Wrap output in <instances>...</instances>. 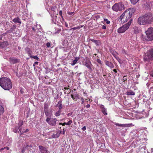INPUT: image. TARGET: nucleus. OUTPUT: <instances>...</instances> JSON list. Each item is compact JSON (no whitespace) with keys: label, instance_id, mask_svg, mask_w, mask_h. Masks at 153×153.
Instances as JSON below:
<instances>
[{"label":"nucleus","instance_id":"603ef678","mask_svg":"<svg viewBox=\"0 0 153 153\" xmlns=\"http://www.w3.org/2000/svg\"><path fill=\"white\" fill-rule=\"evenodd\" d=\"M74 12H68V14L69 15H72L73 14Z\"/></svg>","mask_w":153,"mask_h":153},{"label":"nucleus","instance_id":"72a5a7b5","mask_svg":"<svg viewBox=\"0 0 153 153\" xmlns=\"http://www.w3.org/2000/svg\"><path fill=\"white\" fill-rule=\"evenodd\" d=\"M139 0H130L131 3L133 4H135Z\"/></svg>","mask_w":153,"mask_h":153},{"label":"nucleus","instance_id":"2eb2a0df","mask_svg":"<svg viewBox=\"0 0 153 153\" xmlns=\"http://www.w3.org/2000/svg\"><path fill=\"white\" fill-rule=\"evenodd\" d=\"M100 107L101 110V111L104 115L107 114L106 109L105 108L104 105H100Z\"/></svg>","mask_w":153,"mask_h":153},{"label":"nucleus","instance_id":"f257e3e1","mask_svg":"<svg viewBox=\"0 0 153 153\" xmlns=\"http://www.w3.org/2000/svg\"><path fill=\"white\" fill-rule=\"evenodd\" d=\"M135 9L134 8L128 9L126 10L121 15L120 18V19L121 22H126L128 20H132L131 18L132 14L135 12Z\"/></svg>","mask_w":153,"mask_h":153},{"label":"nucleus","instance_id":"9b49d317","mask_svg":"<svg viewBox=\"0 0 153 153\" xmlns=\"http://www.w3.org/2000/svg\"><path fill=\"white\" fill-rule=\"evenodd\" d=\"M40 152L41 153H50L44 147L42 146H39Z\"/></svg>","mask_w":153,"mask_h":153},{"label":"nucleus","instance_id":"e433bc0d","mask_svg":"<svg viewBox=\"0 0 153 153\" xmlns=\"http://www.w3.org/2000/svg\"><path fill=\"white\" fill-rule=\"evenodd\" d=\"M115 57L116 58V59H117V60L119 62V63L120 64H121V60L120 59V58L117 56H116Z\"/></svg>","mask_w":153,"mask_h":153},{"label":"nucleus","instance_id":"aec40b11","mask_svg":"<svg viewBox=\"0 0 153 153\" xmlns=\"http://www.w3.org/2000/svg\"><path fill=\"white\" fill-rule=\"evenodd\" d=\"M13 21L15 23H19L20 24L21 23V21L20 19L18 17L14 18L13 20Z\"/></svg>","mask_w":153,"mask_h":153},{"label":"nucleus","instance_id":"20e7f679","mask_svg":"<svg viewBox=\"0 0 153 153\" xmlns=\"http://www.w3.org/2000/svg\"><path fill=\"white\" fill-rule=\"evenodd\" d=\"M49 9L50 10L48 11V12L52 18L53 19L55 18V21H54L53 20V22L54 24H56V19H57L56 15H58V12L56 11H57V8L55 6H51Z\"/></svg>","mask_w":153,"mask_h":153},{"label":"nucleus","instance_id":"f3484780","mask_svg":"<svg viewBox=\"0 0 153 153\" xmlns=\"http://www.w3.org/2000/svg\"><path fill=\"white\" fill-rule=\"evenodd\" d=\"M137 133H138V132L137 131L133 130L131 132L130 134L132 138H134L137 136Z\"/></svg>","mask_w":153,"mask_h":153},{"label":"nucleus","instance_id":"49530a36","mask_svg":"<svg viewBox=\"0 0 153 153\" xmlns=\"http://www.w3.org/2000/svg\"><path fill=\"white\" fill-rule=\"evenodd\" d=\"M86 127L85 126H84L82 128V130L83 131H85L86 130Z\"/></svg>","mask_w":153,"mask_h":153},{"label":"nucleus","instance_id":"4be33fe9","mask_svg":"<svg viewBox=\"0 0 153 153\" xmlns=\"http://www.w3.org/2000/svg\"><path fill=\"white\" fill-rule=\"evenodd\" d=\"M79 59V57H76L74 60L71 62V64L72 65H74L77 63L78 60Z\"/></svg>","mask_w":153,"mask_h":153},{"label":"nucleus","instance_id":"bb28decb","mask_svg":"<svg viewBox=\"0 0 153 153\" xmlns=\"http://www.w3.org/2000/svg\"><path fill=\"white\" fill-rule=\"evenodd\" d=\"M71 98L73 100H76L77 99L79 98L78 95V94H76L75 95H71Z\"/></svg>","mask_w":153,"mask_h":153},{"label":"nucleus","instance_id":"6e6552de","mask_svg":"<svg viewBox=\"0 0 153 153\" xmlns=\"http://www.w3.org/2000/svg\"><path fill=\"white\" fill-rule=\"evenodd\" d=\"M147 20L146 19L144 15L140 16L138 19L137 23L140 25H148Z\"/></svg>","mask_w":153,"mask_h":153},{"label":"nucleus","instance_id":"bf43d9fd","mask_svg":"<svg viewBox=\"0 0 153 153\" xmlns=\"http://www.w3.org/2000/svg\"><path fill=\"white\" fill-rule=\"evenodd\" d=\"M152 90L153 91V87H152L150 88V91Z\"/></svg>","mask_w":153,"mask_h":153},{"label":"nucleus","instance_id":"4d7b16f0","mask_svg":"<svg viewBox=\"0 0 153 153\" xmlns=\"http://www.w3.org/2000/svg\"><path fill=\"white\" fill-rule=\"evenodd\" d=\"M5 149L4 148H2L0 149V152H1V151Z\"/></svg>","mask_w":153,"mask_h":153},{"label":"nucleus","instance_id":"58836bf2","mask_svg":"<svg viewBox=\"0 0 153 153\" xmlns=\"http://www.w3.org/2000/svg\"><path fill=\"white\" fill-rule=\"evenodd\" d=\"M104 21L106 22V23L107 24H110V22L108 20V19H104Z\"/></svg>","mask_w":153,"mask_h":153},{"label":"nucleus","instance_id":"c9c22d12","mask_svg":"<svg viewBox=\"0 0 153 153\" xmlns=\"http://www.w3.org/2000/svg\"><path fill=\"white\" fill-rule=\"evenodd\" d=\"M31 58H33L34 59H36L37 60H38L39 59V58L37 56H33L32 55L30 56Z\"/></svg>","mask_w":153,"mask_h":153},{"label":"nucleus","instance_id":"0eeeda50","mask_svg":"<svg viewBox=\"0 0 153 153\" xmlns=\"http://www.w3.org/2000/svg\"><path fill=\"white\" fill-rule=\"evenodd\" d=\"M144 61L149 62L150 60L153 59V49H152L148 51L146 55L144 57Z\"/></svg>","mask_w":153,"mask_h":153},{"label":"nucleus","instance_id":"423d86ee","mask_svg":"<svg viewBox=\"0 0 153 153\" xmlns=\"http://www.w3.org/2000/svg\"><path fill=\"white\" fill-rule=\"evenodd\" d=\"M131 24V21L130 20L128 23L123 25L122 26L119 28L117 30V32L119 33H123L125 32L129 28Z\"/></svg>","mask_w":153,"mask_h":153},{"label":"nucleus","instance_id":"6ab92c4d","mask_svg":"<svg viewBox=\"0 0 153 153\" xmlns=\"http://www.w3.org/2000/svg\"><path fill=\"white\" fill-rule=\"evenodd\" d=\"M25 51L29 56H30L32 55V51L29 48L27 47L25 48Z\"/></svg>","mask_w":153,"mask_h":153},{"label":"nucleus","instance_id":"052dcab7","mask_svg":"<svg viewBox=\"0 0 153 153\" xmlns=\"http://www.w3.org/2000/svg\"><path fill=\"white\" fill-rule=\"evenodd\" d=\"M81 100L82 101V103H83V102H84V99L82 98L81 99Z\"/></svg>","mask_w":153,"mask_h":153},{"label":"nucleus","instance_id":"5701e85b","mask_svg":"<svg viewBox=\"0 0 153 153\" xmlns=\"http://www.w3.org/2000/svg\"><path fill=\"white\" fill-rule=\"evenodd\" d=\"M44 112L46 116L49 117L51 116L52 113L49 111L48 110L44 111Z\"/></svg>","mask_w":153,"mask_h":153},{"label":"nucleus","instance_id":"e2e57ef3","mask_svg":"<svg viewBox=\"0 0 153 153\" xmlns=\"http://www.w3.org/2000/svg\"><path fill=\"white\" fill-rule=\"evenodd\" d=\"M16 25H13V27L14 28H16Z\"/></svg>","mask_w":153,"mask_h":153},{"label":"nucleus","instance_id":"7ed1b4c3","mask_svg":"<svg viewBox=\"0 0 153 153\" xmlns=\"http://www.w3.org/2000/svg\"><path fill=\"white\" fill-rule=\"evenodd\" d=\"M147 38L143 35H142V39L143 41L153 40V28L150 27L146 31Z\"/></svg>","mask_w":153,"mask_h":153},{"label":"nucleus","instance_id":"dca6fc26","mask_svg":"<svg viewBox=\"0 0 153 153\" xmlns=\"http://www.w3.org/2000/svg\"><path fill=\"white\" fill-rule=\"evenodd\" d=\"M105 63L107 66L111 68H114V65L112 62L106 60L105 61Z\"/></svg>","mask_w":153,"mask_h":153},{"label":"nucleus","instance_id":"f704fd0d","mask_svg":"<svg viewBox=\"0 0 153 153\" xmlns=\"http://www.w3.org/2000/svg\"><path fill=\"white\" fill-rule=\"evenodd\" d=\"M51 42H48L46 44L47 48H49L51 47Z\"/></svg>","mask_w":153,"mask_h":153},{"label":"nucleus","instance_id":"c85d7f7f","mask_svg":"<svg viewBox=\"0 0 153 153\" xmlns=\"http://www.w3.org/2000/svg\"><path fill=\"white\" fill-rule=\"evenodd\" d=\"M58 107L59 108V110L62 111L61 109L62 108V105L61 102L60 103L59 101L58 103Z\"/></svg>","mask_w":153,"mask_h":153},{"label":"nucleus","instance_id":"79ce46f5","mask_svg":"<svg viewBox=\"0 0 153 153\" xmlns=\"http://www.w3.org/2000/svg\"><path fill=\"white\" fill-rule=\"evenodd\" d=\"M28 146H27L25 148H23V149H22V153H25V150H26V148L27 147H28Z\"/></svg>","mask_w":153,"mask_h":153},{"label":"nucleus","instance_id":"f03ea898","mask_svg":"<svg viewBox=\"0 0 153 153\" xmlns=\"http://www.w3.org/2000/svg\"><path fill=\"white\" fill-rule=\"evenodd\" d=\"M0 85L5 90H9L12 88V83L10 80L6 77L0 78Z\"/></svg>","mask_w":153,"mask_h":153},{"label":"nucleus","instance_id":"774afa93","mask_svg":"<svg viewBox=\"0 0 153 153\" xmlns=\"http://www.w3.org/2000/svg\"><path fill=\"white\" fill-rule=\"evenodd\" d=\"M84 94L85 95H84V96L86 95V96H87V95H86V93H85V92H84Z\"/></svg>","mask_w":153,"mask_h":153},{"label":"nucleus","instance_id":"13d9d810","mask_svg":"<svg viewBox=\"0 0 153 153\" xmlns=\"http://www.w3.org/2000/svg\"><path fill=\"white\" fill-rule=\"evenodd\" d=\"M113 71H114L115 73H116L117 72V70L115 69H114L113 70Z\"/></svg>","mask_w":153,"mask_h":153},{"label":"nucleus","instance_id":"ea45409f","mask_svg":"<svg viewBox=\"0 0 153 153\" xmlns=\"http://www.w3.org/2000/svg\"><path fill=\"white\" fill-rule=\"evenodd\" d=\"M59 14L61 17L62 19V20H63L64 19L63 18V16H62V11H61V10L59 12Z\"/></svg>","mask_w":153,"mask_h":153},{"label":"nucleus","instance_id":"4468645a","mask_svg":"<svg viewBox=\"0 0 153 153\" xmlns=\"http://www.w3.org/2000/svg\"><path fill=\"white\" fill-rule=\"evenodd\" d=\"M8 43L7 41H4L2 42H0V48H4L8 45Z\"/></svg>","mask_w":153,"mask_h":153},{"label":"nucleus","instance_id":"338daca9","mask_svg":"<svg viewBox=\"0 0 153 153\" xmlns=\"http://www.w3.org/2000/svg\"><path fill=\"white\" fill-rule=\"evenodd\" d=\"M151 75L153 77V72L151 74Z\"/></svg>","mask_w":153,"mask_h":153},{"label":"nucleus","instance_id":"864d4df0","mask_svg":"<svg viewBox=\"0 0 153 153\" xmlns=\"http://www.w3.org/2000/svg\"><path fill=\"white\" fill-rule=\"evenodd\" d=\"M90 105L89 104H87L86 105V107L87 108H89L90 107Z\"/></svg>","mask_w":153,"mask_h":153},{"label":"nucleus","instance_id":"473e14b6","mask_svg":"<svg viewBox=\"0 0 153 153\" xmlns=\"http://www.w3.org/2000/svg\"><path fill=\"white\" fill-rule=\"evenodd\" d=\"M36 27L37 29V31H38L39 30H40L39 31L41 32V31L40 30L41 29V25H37V24L36 25Z\"/></svg>","mask_w":153,"mask_h":153},{"label":"nucleus","instance_id":"393cba45","mask_svg":"<svg viewBox=\"0 0 153 153\" xmlns=\"http://www.w3.org/2000/svg\"><path fill=\"white\" fill-rule=\"evenodd\" d=\"M60 135V133L57 132L55 134H53L52 135V137L53 138H57Z\"/></svg>","mask_w":153,"mask_h":153},{"label":"nucleus","instance_id":"09e8293b","mask_svg":"<svg viewBox=\"0 0 153 153\" xmlns=\"http://www.w3.org/2000/svg\"><path fill=\"white\" fill-rule=\"evenodd\" d=\"M32 29L34 32H38V31H36V29H35L34 27H33Z\"/></svg>","mask_w":153,"mask_h":153},{"label":"nucleus","instance_id":"39448f33","mask_svg":"<svg viewBox=\"0 0 153 153\" xmlns=\"http://www.w3.org/2000/svg\"><path fill=\"white\" fill-rule=\"evenodd\" d=\"M124 5L122 2H120L118 4L115 3L112 7V9L116 12L118 11H121L125 9Z\"/></svg>","mask_w":153,"mask_h":153},{"label":"nucleus","instance_id":"6e6d98bb","mask_svg":"<svg viewBox=\"0 0 153 153\" xmlns=\"http://www.w3.org/2000/svg\"><path fill=\"white\" fill-rule=\"evenodd\" d=\"M139 76H140V75H139V74H137L136 75V77H137V78H138L139 77Z\"/></svg>","mask_w":153,"mask_h":153},{"label":"nucleus","instance_id":"37998d69","mask_svg":"<svg viewBox=\"0 0 153 153\" xmlns=\"http://www.w3.org/2000/svg\"><path fill=\"white\" fill-rule=\"evenodd\" d=\"M39 62H35L33 63V65L34 67H35V65H37L38 64Z\"/></svg>","mask_w":153,"mask_h":153},{"label":"nucleus","instance_id":"de8ad7c7","mask_svg":"<svg viewBox=\"0 0 153 153\" xmlns=\"http://www.w3.org/2000/svg\"><path fill=\"white\" fill-rule=\"evenodd\" d=\"M65 123H66L65 122L63 123H59V125H62L63 126H64L65 125Z\"/></svg>","mask_w":153,"mask_h":153},{"label":"nucleus","instance_id":"412c9836","mask_svg":"<svg viewBox=\"0 0 153 153\" xmlns=\"http://www.w3.org/2000/svg\"><path fill=\"white\" fill-rule=\"evenodd\" d=\"M126 94L128 95H134L135 94V92L133 91L129 90L126 92Z\"/></svg>","mask_w":153,"mask_h":153},{"label":"nucleus","instance_id":"3c124183","mask_svg":"<svg viewBox=\"0 0 153 153\" xmlns=\"http://www.w3.org/2000/svg\"><path fill=\"white\" fill-rule=\"evenodd\" d=\"M102 28L103 29H105L106 28V27L105 25H103L102 26Z\"/></svg>","mask_w":153,"mask_h":153},{"label":"nucleus","instance_id":"0e129e2a","mask_svg":"<svg viewBox=\"0 0 153 153\" xmlns=\"http://www.w3.org/2000/svg\"><path fill=\"white\" fill-rule=\"evenodd\" d=\"M29 131V130L28 129H26V130H25V131H24V132H28V131Z\"/></svg>","mask_w":153,"mask_h":153},{"label":"nucleus","instance_id":"a18cd8bd","mask_svg":"<svg viewBox=\"0 0 153 153\" xmlns=\"http://www.w3.org/2000/svg\"><path fill=\"white\" fill-rule=\"evenodd\" d=\"M97 61L98 63H100V64H101V62L100 59H97Z\"/></svg>","mask_w":153,"mask_h":153},{"label":"nucleus","instance_id":"c03bdc74","mask_svg":"<svg viewBox=\"0 0 153 153\" xmlns=\"http://www.w3.org/2000/svg\"><path fill=\"white\" fill-rule=\"evenodd\" d=\"M72 115V112L70 113H68V114H67V115L68 117L70 116H71Z\"/></svg>","mask_w":153,"mask_h":153},{"label":"nucleus","instance_id":"5fc2aeb1","mask_svg":"<svg viewBox=\"0 0 153 153\" xmlns=\"http://www.w3.org/2000/svg\"><path fill=\"white\" fill-rule=\"evenodd\" d=\"M127 80L126 77V76H124L123 77V80Z\"/></svg>","mask_w":153,"mask_h":153},{"label":"nucleus","instance_id":"a211bd4d","mask_svg":"<svg viewBox=\"0 0 153 153\" xmlns=\"http://www.w3.org/2000/svg\"><path fill=\"white\" fill-rule=\"evenodd\" d=\"M115 125L116 126H119L120 127H127L130 126L131 125H132V123L131 124H120L118 123H116Z\"/></svg>","mask_w":153,"mask_h":153},{"label":"nucleus","instance_id":"a878e982","mask_svg":"<svg viewBox=\"0 0 153 153\" xmlns=\"http://www.w3.org/2000/svg\"><path fill=\"white\" fill-rule=\"evenodd\" d=\"M91 41L97 45H100V42L99 41L96 40L94 39L91 40Z\"/></svg>","mask_w":153,"mask_h":153},{"label":"nucleus","instance_id":"ddd939ff","mask_svg":"<svg viewBox=\"0 0 153 153\" xmlns=\"http://www.w3.org/2000/svg\"><path fill=\"white\" fill-rule=\"evenodd\" d=\"M11 63L15 64L19 62V60L14 57L10 58L8 60Z\"/></svg>","mask_w":153,"mask_h":153},{"label":"nucleus","instance_id":"a19ab883","mask_svg":"<svg viewBox=\"0 0 153 153\" xmlns=\"http://www.w3.org/2000/svg\"><path fill=\"white\" fill-rule=\"evenodd\" d=\"M79 27H78V26L76 27H74L73 28H72L71 29H70V30H75L76 29H79Z\"/></svg>","mask_w":153,"mask_h":153},{"label":"nucleus","instance_id":"8fccbe9b","mask_svg":"<svg viewBox=\"0 0 153 153\" xmlns=\"http://www.w3.org/2000/svg\"><path fill=\"white\" fill-rule=\"evenodd\" d=\"M65 26L66 27H68V24L66 22H65Z\"/></svg>","mask_w":153,"mask_h":153},{"label":"nucleus","instance_id":"1a4fd4ad","mask_svg":"<svg viewBox=\"0 0 153 153\" xmlns=\"http://www.w3.org/2000/svg\"><path fill=\"white\" fill-rule=\"evenodd\" d=\"M57 121V120L56 118H51L49 117H48L46 120V121L49 125L53 126L56 125Z\"/></svg>","mask_w":153,"mask_h":153},{"label":"nucleus","instance_id":"b1692460","mask_svg":"<svg viewBox=\"0 0 153 153\" xmlns=\"http://www.w3.org/2000/svg\"><path fill=\"white\" fill-rule=\"evenodd\" d=\"M23 121L22 120H20L18 123V127L19 130L20 131V132L21 133V129L20 128V127L23 124Z\"/></svg>","mask_w":153,"mask_h":153},{"label":"nucleus","instance_id":"680f3d73","mask_svg":"<svg viewBox=\"0 0 153 153\" xmlns=\"http://www.w3.org/2000/svg\"><path fill=\"white\" fill-rule=\"evenodd\" d=\"M5 149H6L7 150H8L9 149V148L8 147L6 146L4 147Z\"/></svg>","mask_w":153,"mask_h":153},{"label":"nucleus","instance_id":"4c0bfd02","mask_svg":"<svg viewBox=\"0 0 153 153\" xmlns=\"http://www.w3.org/2000/svg\"><path fill=\"white\" fill-rule=\"evenodd\" d=\"M72 123V120H69L68 122L65 123L66 125L70 126Z\"/></svg>","mask_w":153,"mask_h":153},{"label":"nucleus","instance_id":"7c9ffc66","mask_svg":"<svg viewBox=\"0 0 153 153\" xmlns=\"http://www.w3.org/2000/svg\"><path fill=\"white\" fill-rule=\"evenodd\" d=\"M61 112L62 111L58 110L54 114L56 117L59 116L60 115Z\"/></svg>","mask_w":153,"mask_h":153},{"label":"nucleus","instance_id":"cd10ccee","mask_svg":"<svg viewBox=\"0 0 153 153\" xmlns=\"http://www.w3.org/2000/svg\"><path fill=\"white\" fill-rule=\"evenodd\" d=\"M4 111V109L3 106L0 105V115H1Z\"/></svg>","mask_w":153,"mask_h":153},{"label":"nucleus","instance_id":"2f4dec72","mask_svg":"<svg viewBox=\"0 0 153 153\" xmlns=\"http://www.w3.org/2000/svg\"><path fill=\"white\" fill-rule=\"evenodd\" d=\"M121 53L124 55H127V51L124 49H122L121 51Z\"/></svg>","mask_w":153,"mask_h":153},{"label":"nucleus","instance_id":"9d476101","mask_svg":"<svg viewBox=\"0 0 153 153\" xmlns=\"http://www.w3.org/2000/svg\"><path fill=\"white\" fill-rule=\"evenodd\" d=\"M144 15L146 19L147 20L148 25L151 23L153 22V16L152 13H149L146 14Z\"/></svg>","mask_w":153,"mask_h":153},{"label":"nucleus","instance_id":"f8f14e48","mask_svg":"<svg viewBox=\"0 0 153 153\" xmlns=\"http://www.w3.org/2000/svg\"><path fill=\"white\" fill-rule=\"evenodd\" d=\"M85 65L86 67L89 70L91 71L92 68H91V66L92 64L91 62L89 60H87L85 62L84 64Z\"/></svg>","mask_w":153,"mask_h":153},{"label":"nucleus","instance_id":"c756f323","mask_svg":"<svg viewBox=\"0 0 153 153\" xmlns=\"http://www.w3.org/2000/svg\"><path fill=\"white\" fill-rule=\"evenodd\" d=\"M48 105L47 103H44V110H48Z\"/></svg>","mask_w":153,"mask_h":153},{"label":"nucleus","instance_id":"69168bd1","mask_svg":"<svg viewBox=\"0 0 153 153\" xmlns=\"http://www.w3.org/2000/svg\"><path fill=\"white\" fill-rule=\"evenodd\" d=\"M83 25H81V26H78V27H79V29H80L81 28L83 27Z\"/></svg>","mask_w":153,"mask_h":153}]
</instances>
